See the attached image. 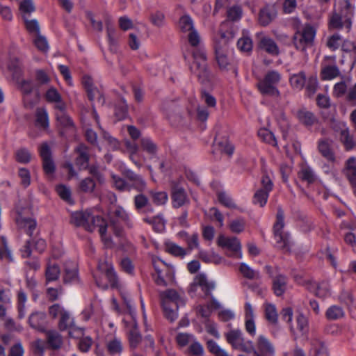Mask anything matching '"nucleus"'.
Listing matches in <instances>:
<instances>
[{
    "mask_svg": "<svg viewBox=\"0 0 356 356\" xmlns=\"http://www.w3.org/2000/svg\"><path fill=\"white\" fill-rule=\"evenodd\" d=\"M332 141L328 139H323L318 142V150L321 154L328 161H334V154L331 149Z\"/></svg>",
    "mask_w": 356,
    "mask_h": 356,
    "instance_id": "obj_26",
    "label": "nucleus"
},
{
    "mask_svg": "<svg viewBox=\"0 0 356 356\" xmlns=\"http://www.w3.org/2000/svg\"><path fill=\"white\" fill-rule=\"evenodd\" d=\"M73 325V319L71 318L69 312L66 310L60 316L58 326L60 330L71 329Z\"/></svg>",
    "mask_w": 356,
    "mask_h": 356,
    "instance_id": "obj_46",
    "label": "nucleus"
},
{
    "mask_svg": "<svg viewBox=\"0 0 356 356\" xmlns=\"http://www.w3.org/2000/svg\"><path fill=\"white\" fill-rule=\"evenodd\" d=\"M240 271L242 275L250 280H257L260 277L259 272L251 268L246 264H241L240 266Z\"/></svg>",
    "mask_w": 356,
    "mask_h": 356,
    "instance_id": "obj_45",
    "label": "nucleus"
},
{
    "mask_svg": "<svg viewBox=\"0 0 356 356\" xmlns=\"http://www.w3.org/2000/svg\"><path fill=\"white\" fill-rule=\"evenodd\" d=\"M35 126L43 130H47L49 128V116L44 108L40 107L36 109Z\"/></svg>",
    "mask_w": 356,
    "mask_h": 356,
    "instance_id": "obj_23",
    "label": "nucleus"
},
{
    "mask_svg": "<svg viewBox=\"0 0 356 356\" xmlns=\"http://www.w3.org/2000/svg\"><path fill=\"white\" fill-rule=\"evenodd\" d=\"M193 286H200L201 289L204 291L206 295H209L211 291L215 287V284L212 282L209 281L204 275H199L197 276Z\"/></svg>",
    "mask_w": 356,
    "mask_h": 356,
    "instance_id": "obj_29",
    "label": "nucleus"
},
{
    "mask_svg": "<svg viewBox=\"0 0 356 356\" xmlns=\"http://www.w3.org/2000/svg\"><path fill=\"white\" fill-rule=\"evenodd\" d=\"M354 14V8L350 3L346 0L344 8L341 10V14L334 13L330 18V24L334 29H342L345 26L348 31L351 27V18Z\"/></svg>",
    "mask_w": 356,
    "mask_h": 356,
    "instance_id": "obj_4",
    "label": "nucleus"
},
{
    "mask_svg": "<svg viewBox=\"0 0 356 356\" xmlns=\"http://www.w3.org/2000/svg\"><path fill=\"white\" fill-rule=\"evenodd\" d=\"M98 269L105 273L106 278L113 287L117 286L118 277L112 263L108 261H99L98 264Z\"/></svg>",
    "mask_w": 356,
    "mask_h": 356,
    "instance_id": "obj_17",
    "label": "nucleus"
},
{
    "mask_svg": "<svg viewBox=\"0 0 356 356\" xmlns=\"http://www.w3.org/2000/svg\"><path fill=\"white\" fill-rule=\"evenodd\" d=\"M142 337L140 334L137 325L135 323L133 327L130 330L129 334V341L130 348L134 350L136 349L141 343Z\"/></svg>",
    "mask_w": 356,
    "mask_h": 356,
    "instance_id": "obj_37",
    "label": "nucleus"
},
{
    "mask_svg": "<svg viewBox=\"0 0 356 356\" xmlns=\"http://www.w3.org/2000/svg\"><path fill=\"white\" fill-rule=\"evenodd\" d=\"M273 289L276 296H282L286 289V277L281 274L275 276L273 280Z\"/></svg>",
    "mask_w": 356,
    "mask_h": 356,
    "instance_id": "obj_28",
    "label": "nucleus"
},
{
    "mask_svg": "<svg viewBox=\"0 0 356 356\" xmlns=\"http://www.w3.org/2000/svg\"><path fill=\"white\" fill-rule=\"evenodd\" d=\"M340 74V71L336 65H328L322 69L321 78L323 80H330L337 77Z\"/></svg>",
    "mask_w": 356,
    "mask_h": 356,
    "instance_id": "obj_38",
    "label": "nucleus"
},
{
    "mask_svg": "<svg viewBox=\"0 0 356 356\" xmlns=\"http://www.w3.org/2000/svg\"><path fill=\"white\" fill-rule=\"evenodd\" d=\"M122 175L130 182H131V188L136 189L138 192H143L146 188V182L143 177L129 169H124L122 171Z\"/></svg>",
    "mask_w": 356,
    "mask_h": 356,
    "instance_id": "obj_14",
    "label": "nucleus"
},
{
    "mask_svg": "<svg viewBox=\"0 0 356 356\" xmlns=\"http://www.w3.org/2000/svg\"><path fill=\"white\" fill-rule=\"evenodd\" d=\"M47 338L49 346L52 349H58L60 348L63 341L61 335L56 331L50 330L47 332Z\"/></svg>",
    "mask_w": 356,
    "mask_h": 356,
    "instance_id": "obj_36",
    "label": "nucleus"
},
{
    "mask_svg": "<svg viewBox=\"0 0 356 356\" xmlns=\"http://www.w3.org/2000/svg\"><path fill=\"white\" fill-rule=\"evenodd\" d=\"M298 178L308 185L312 184L316 180V176L313 170L309 166H303L298 172Z\"/></svg>",
    "mask_w": 356,
    "mask_h": 356,
    "instance_id": "obj_32",
    "label": "nucleus"
},
{
    "mask_svg": "<svg viewBox=\"0 0 356 356\" xmlns=\"http://www.w3.org/2000/svg\"><path fill=\"white\" fill-rule=\"evenodd\" d=\"M150 195L153 202L157 205H163L165 204L168 200V194L164 191H151Z\"/></svg>",
    "mask_w": 356,
    "mask_h": 356,
    "instance_id": "obj_64",
    "label": "nucleus"
},
{
    "mask_svg": "<svg viewBox=\"0 0 356 356\" xmlns=\"http://www.w3.org/2000/svg\"><path fill=\"white\" fill-rule=\"evenodd\" d=\"M27 300V296L23 291H19L17 293V309L18 317L19 318H24L26 315L25 304Z\"/></svg>",
    "mask_w": 356,
    "mask_h": 356,
    "instance_id": "obj_40",
    "label": "nucleus"
},
{
    "mask_svg": "<svg viewBox=\"0 0 356 356\" xmlns=\"http://www.w3.org/2000/svg\"><path fill=\"white\" fill-rule=\"evenodd\" d=\"M19 9L25 19L26 15H30L35 10V6L32 0H24L20 3Z\"/></svg>",
    "mask_w": 356,
    "mask_h": 356,
    "instance_id": "obj_62",
    "label": "nucleus"
},
{
    "mask_svg": "<svg viewBox=\"0 0 356 356\" xmlns=\"http://www.w3.org/2000/svg\"><path fill=\"white\" fill-rule=\"evenodd\" d=\"M297 327L301 332L302 335L307 336L309 332V321L306 316L300 314L298 316Z\"/></svg>",
    "mask_w": 356,
    "mask_h": 356,
    "instance_id": "obj_52",
    "label": "nucleus"
},
{
    "mask_svg": "<svg viewBox=\"0 0 356 356\" xmlns=\"http://www.w3.org/2000/svg\"><path fill=\"white\" fill-rule=\"evenodd\" d=\"M234 38V33L232 29L225 31L221 28L214 40L215 53H228L229 43Z\"/></svg>",
    "mask_w": 356,
    "mask_h": 356,
    "instance_id": "obj_6",
    "label": "nucleus"
},
{
    "mask_svg": "<svg viewBox=\"0 0 356 356\" xmlns=\"http://www.w3.org/2000/svg\"><path fill=\"white\" fill-rule=\"evenodd\" d=\"M259 47L271 55H278L279 48L275 42L268 37H264L260 40Z\"/></svg>",
    "mask_w": 356,
    "mask_h": 356,
    "instance_id": "obj_30",
    "label": "nucleus"
},
{
    "mask_svg": "<svg viewBox=\"0 0 356 356\" xmlns=\"http://www.w3.org/2000/svg\"><path fill=\"white\" fill-rule=\"evenodd\" d=\"M88 225L90 228H86L85 229L92 232L96 227H98L99 233L104 243H108L109 238L106 237V233L107 229V223L106 220L101 216H94L90 212V217L88 218Z\"/></svg>",
    "mask_w": 356,
    "mask_h": 356,
    "instance_id": "obj_9",
    "label": "nucleus"
},
{
    "mask_svg": "<svg viewBox=\"0 0 356 356\" xmlns=\"http://www.w3.org/2000/svg\"><path fill=\"white\" fill-rule=\"evenodd\" d=\"M343 308L338 305H332L325 312V317L329 321H337L344 316Z\"/></svg>",
    "mask_w": 356,
    "mask_h": 356,
    "instance_id": "obj_34",
    "label": "nucleus"
},
{
    "mask_svg": "<svg viewBox=\"0 0 356 356\" xmlns=\"http://www.w3.org/2000/svg\"><path fill=\"white\" fill-rule=\"evenodd\" d=\"M227 341L234 348L243 341L244 337L241 330H231L225 334Z\"/></svg>",
    "mask_w": 356,
    "mask_h": 356,
    "instance_id": "obj_24",
    "label": "nucleus"
},
{
    "mask_svg": "<svg viewBox=\"0 0 356 356\" xmlns=\"http://www.w3.org/2000/svg\"><path fill=\"white\" fill-rule=\"evenodd\" d=\"M86 92L88 94V97L91 102H93L95 101V99H97V102L100 105H104V104L105 103L104 97L103 94L96 87L88 89Z\"/></svg>",
    "mask_w": 356,
    "mask_h": 356,
    "instance_id": "obj_53",
    "label": "nucleus"
},
{
    "mask_svg": "<svg viewBox=\"0 0 356 356\" xmlns=\"http://www.w3.org/2000/svg\"><path fill=\"white\" fill-rule=\"evenodd\" d=\"M207 348L215 356H229L227 353L222 349L218 343L213 340L207 341Z\"/></svg>",
    "mask_w": 356,
    "mask_h": 356,
    "instance_id": "obj_57",
    "label": "nucleus"
},
{
    "mask_svg": "<svg viewBox=\"0 0 356 356\" xmlns=\"http://www.w3.org/2000/svg\"><path fill=\"white\" fill-rule=\"evenodd\" d=\"M96 184L93 179L86 177L82 179L79 184V191L85 193H92L95 191Z\"/></svg>",
    "mask_w": 356,
    "mask_h": 356,
    "instance_id": "obj_39",
    "label": "nucleus"
},
{
    "mask_svg": "<svg viewBox=\"0 0 356 356\" xmlns=\"http://www.w3.org/2000/svg\"><path fill=\"white\" fill-rule=\"evenodd\" d=\"M340 140L346 150H350L355 146L353 138L350 135L348 129L341 130L340 133Z\"/></svg>",
    "mask_w": 356,
    "mask_h": 356,
    "instance_id": "obj_42",
    "label": "nucleus"
},
{
    "mask_svg": "<svg viewBox=\"0 0 356 356\" xmlns=\"http://www.w3.org/2000/svg\"><path fill=\"white\" fill-rule=\"evenodd\" d=\"M19 224L25 229L27 234L31 237L33 232L36 227L35 221L30 218H22L19 220Z\"/></svg>",
    "mask_w": 356,
    "mask_h": 356,
    "instance_id": "obj_54",
    "label": "nucleus"
},
{
    "mask_svg": "<svg viewBox=\"0 0 356 356\" xmlns=\"http://www.w3.org/2000/svg\"><path fill=\"white\" fill-rule=\"evenodd\" d=\"M113 217L115 219L118 218L124 222L125 225L129 228L131 229L134 227V223L129 216L128 213L125 210L120 206H118L113 211L111 212L110 218Z\"/></svg>",
    "mask_w": 356,
    "mask_h": 356,
    "instance_id": "obj_31",
    "label": "nucleus"
},
{
    "mask_svg": "<svg viewBox=\"0 0 356 356\" xmlns=\"http://www.w3.org/2000/svg\"><path fill=\"white\" fill-rule=\"evenodd\" d=\"M56 119L59 124L63 128L65 129H72L74 127V122L72 119L69 116V115L65 112L63 113L55 114Z\"/></svg>",
    "mask_w": 356,
    "mask_h": 356,
    "instance_id": "obj_43",
    "label": "nucleus"
},
{
    "mask_svg": "<svg viewBox=\"0 0 356 356\" xmlns=\"http://www.w3.org/2000/svg\"><path fill=\"white\" fill-rule=\"evenodd\" d=\"M284 227V214L281 207L277 208L276 215V222L274 225V234L277 240V243H283L284 245H289L291 241L288 233H284L282 229Z\"/></svg>",
    "mask_w": 356,
    "mask_h": 356,
    "instance_id": "obj_7",
    "label": "nucleus"
},
{
    "mask_svg": "<svg viewBox=\"0 0 356 356\" xmlns=\"http://www.w3.org/2000/svg\"><path fill=\"white\" fill-rule=\"evenodd\" d=\"M193 62L190 70L195 74L201 83H207L210 81L211 72L209 70L207 54L204 49H195L192 53Z\"/></svg>",
    "mask_w": 356,
    "mask_h": 356,
    "instance_id": "obj_2",
    "label": "nucleus"
},
{
    "mask_svg": "<svg viewBox=\"0 0 356 356\" xmlns=\"http://www.w3.org/2000/svg\"><path fill=\"white\" fill-rule=\"evenodd\" d=\"M56 191L61 199L69 204L73 203V200L71 197V191L69 188L63 185H60L57 186Z\"/></svg>",
    "mask_w": 356,
    "mask_h": 356,
    "instance_id": "obj_60",
    "label": "nucleus"
},
{
    "mask_svg": "<svg viewBox=\"0 0 356 356\" xmlns=\"http://www.w3.org/2000/svg\"><path fill=\"white\" fill-rule=\"evenodd\" d=\"M276 16L275 8L273 6H266L260 10L258 21L260 25L266 26L275 19Z\"/></svg>",
    "mask_w": 356,
    "mask_h": 356,
    "instance_id": "obj_18",
    "label": "nucleus"
},
{
    "mask_svg": "<svg viewBox=\"0 0 356 356\" xmlns=\"http://www.w3.org/2000/svg\"><path fill=\"white\" fill-rule=\"evenodd\" d=\"M112 180L114 184L115 188L119 191H130L131 189V184L126 181L124 179L113 175Z\"/></svg>",
    "mask_w": 356,
    "mask_h": 356,
    "instance_id": "obj_44",
    "label": "nucleus"
},
{
    "mask_svg": "<svg viewBox=\"0 0 356 356\" xmlns=\"http://www.w3.org/2000/svg\"><path fill=\"white\" fill-rule=\"evenodd\" d=\"M29 323L33 328L42 332H45V313L41 312H35L32 313L29 318Z\"/></svg>",
    "mask_w": 356,
    "mask_h": 356,
    "instance_id": "obj_20",
    "label": "nucleus"
},
{
    "mask_svg": "<svg viewBox=\"0 0 356 356\" xmlns=\"http://www.w3.org/2000/svg\"><path fill=\"white\" fill-rule=\"evenodd\" d=\"M280 79L281 76L277 72L270 71L266 73L263 79L258 82V90L264 95L278 97L280 93L277 88V85Z\"/></svg>",
    "mask_w": 356,
    "mask_h": 356,
    "instance_id": "obj_3",
    "label": "nucleus"
},
{
    "mask_svg": "<svg viewBox=\"0 0 356 356\" xmlns=\"http://www.w3.org/2000/svg\"><path fill=\"white\" fill-rule=\"evenodd\" d=\"M179 27L182 32L191 31L194 29L193 22L189 15L182 16L179 21Z\"/></svg>",
    "mask_w": 356,
    "mask_h": 356,
    "instance_id": "obj_47",
    "label": "nucleus"
},
{
    "mask_svg": "<svg viewBox=\"0 0 356 356\" xmlns=\"http://www.w3.org/2000/svg\"><path fill=\"white\" fill-rule=\"evenodd\" d=\"M300 34L306 43L310 45L312 44L316 34L315 29L312 26L309 25L306 26Z\"/></svg>",
    "mask_w": 356,
    "mask_h": 356,
    "instance_id": "obj_58",
    "label": "nucleus"
},
{
    "mask_svg": "<svg viewBox=\"0 0 356 356\" xmlns=\"http://www.w3.org/2000/svg\"><path fill=\"white\" fill-rule=\"evenodd\" d=\"M172 198L174 207H180L188 201L184 188L181 187L172 189Z\"/></svg>",
    "mask_w": 356,
    "mask_h": 356,
    "instance_id": "obj_25",
    "label": "nucleus"
},
{
    "mask_svg": "<svg viewBox=\"0 0 356 356\" xmlns=\"http://www.w3.org/2000/svg\"><path fill=\"white\" fill-rule=\"evenodd\" d=\"M154 268L156 273V277H154L155 283L161 286H167L173 282L174 271L165 264H159L155 259L152 260Z\"/></svg>",
    "mask_w": 356,
    "mask_h": 356,
    "instance_id": "obj_5",
    "label": "nucleus"
},
{
    "mask_svg": "<svg viewBox=\"0 0 356 356\" xmlns=\"http://www.w3.org/2000/svg\"><path fill=\"white\" fill-rule=\"evenodd\" d=\"M305 74L304 72H300L297 74H293L290 78L291 85L297 89L303 88L305 83Z\"/></svg>",
    "mask_w": 356,
    "mask_h": 356,
    "instance_id": "obj_55",
    "label": "nucleus"
},
{
    "mask_svg": "<svg viewBox=\"0 0 356 356\" xmlns=\"http://www.w3.org/2000/svg\"><path fill=\"white\" fill-rule=\"evenodd\" d=\"M90 211H76L71 214L70 223L76 227H83L84 229L90 228L88 225V218Z\"/></svg>",
    "mask_w": 356,
    "mask_h": 356,
    "instance_id": "obj_21",
    "label": "nucleus"
},
{
    "mask_svg": "<svg viewBox=\"0 0 356 356\" xmlns=\"http://www.w3.org/2000/svg\"><path fill=\"white\" fill-rule=\"evenodd\" d=\"M165 15L161 11L151 13L149 16L150 22L157 28H161L165 25Z\"/></svg>",
    "mask_w": 356,
    "mask_h": 356,
    "instance_id": "obj_41",
    "label": "nucleus"
},
{
    "mask_svg": "<svg viewBox=\"0 0 356 356\" xmlns=\"http://www.w3.org/2000/svg\"><path fill=\"white\" fill-rule=\"evenodd\" d=\"M199 258L205 263L219 264L224 261L223 257L213 248L201 249L199 251Z\"/></svg>",
    "mask_w": 356,
    "mask_h": 356,
    "instance_id": "obj_16",
    "label": "nucleus"
},
{
    "mask_svg": "<svg viewBox=\"0 0 356 356\" xmlns=\"http://www.w3.org/2000/svg\"><path fill=\"white\" fill-rule=\"evenodd\" d=\"M17 88L20 90L23 95V100L26 107L32 108L34 106V102L29 99V95L33 90V85L31 80H25L23 79H19L17 78Z\"/></svg>",
    "mask_w": 356,
    "mask_h": 356,
    "instance_id": "obj_13",
    "label": "nucleus"
},
{
    "mask_svg": "<svg viewBox=\"0 0 356 356\" xmlns=\"http://www.w3.org/2000/svg\"><path fill=\"white\" fill-rule=\"evenodd\" d=\"M296 116L299 122L306 127H312L317 122V118L314 113L305 108L298 110Z\"/></svg>",
    "mask_w": 356,
    "mask_h": 356,
    "instance_id": "obj_22",
    "label": "nucleus"
},
{
    "mask_svg": "<svg viewBox=\"0 0 356 356\" xmlns=\"http://www.w3.org/2000/svg\"><path fill=\"white\" fill-rule=\"evenodd\" d=\"M160 298L165 316L171 322L175 321L178 317L177 310L185 305V300L173 289L161 292Z\"/></svg>",
    "mask_w": 356,
    "mask_h": 356,
    "instance_id": "obj_1",
    "label": "nucleus"
},
{
    "mask_svg": "<svg viewBox=\"0 0 356 356\" xmlns=\"http://www.w3.org/2000/svg\"><path fill=\"white\" fill-rule=\"evenodd\" d=\"M238 48L244 52L250 51L252 49V42L250 38L244 36L240 38L237 42Z\"/></svg>",
    "mask_w": 356,
    "mask_h": 356,
    "instance_id": "obj_63",
    "label": "nucleus"
},
{
    "mask_svg": "<svg viewBox=\"0 0 356 356\" xmlns=\"http://www.w3.org/2000/svg\"><path fill=\"white\" fill-rule=\"evenodd\" d=\"M268 193L269 191L263 189L257 190L254 195V203H258L261 207H264L267 202Z\"/></svg>",
    "mask_w": 356,
    "mask_h": 356,
    "instance_id": "obj_61",
    "label": "nucleus"
},
{
    "mask_svg": "<svg viewBox=\"0 0 356 356\" xmlns=\"http://www.w3.org/2000/svg\"><path fill=\"white\" fill-rule=\"evenodd\" d=\"M343 172L350 183L356 181V159L355 157H350L346 161Z\"/></svg>",
    "mask_w": 356,
    "mask_h": 356,
    "instance_id": "obj_27",
    "label": "nucleus"
},
{
    "mask_svg": "<svg viewBox=\"0 0 356 356\" xmlns=\"http://www.w3.org/2000/svg\"><path fill=\"white\" fill-rule=\"evenodd\" d=\"M259 137L264 142L273 145H277V140L274 134L266 129H260L258 131Z\"/></svg>",
    "mask_w": 356,
    "mask_h": 356,
    "instance_id": "obj_48",
    "label": "nucleus"
},
{
    "mask_svg": "<svg viewBox=\"0 0 356 356\" xmlns=\"http://www.w3.org/2000/svg\"><path fill=\"white\" fill-rule=\"evenodd\" d=\"M265 316L268 321L272 324L277 322V314L275 307L273 305H266L265 308Z\"/></svg>",
    "mask_w": 356,
    "mask_h": 356,
    "instance_id": "obj_56",
    "label": "nucleus"
},
{
    "mask_svg": "<svg viewBox=\"0 0 356 356\" xmlns=\"http://www.w3.org/2000/svg\"><path fill=\"white\" fill-rule=\"evenodd\" d=\"M162 108L168 120L173 126H179L184 124V117L181 115L179 108L173 101H166L163 103Z\"/></svg>",
    "mask_w": 356,
    "mask_h": 356,
    "instance_id": "obj_8",
    "label": "nucleus"
},
{
    "mask_svg": "<svg viewBox=\"0 0 356 356\" xmlns=\"http://www.w3.org/2000/svg\"><path fill=\"white\" fill-rule=\"evenodd\" d=\"M65 274L63 281L65 283H71L78 280V266L77 264L69 260L64 264Z\"/></svg>",
    "mask_w": 356,
    "mask_h": 356,
    "instance_id": "obj_19",
    "label": "nucleus"
},
{
    "mask_svg": "<svg viewBox=\"0 0 356 356\" xmlns=\"http://www.w3.org/2000/svg\"><path fill=\"white\" fill-rule=\"evenodd\" d=\"M229 228L234 233L242 232L245 227V220L242 218L234 219L229 222Z\"/></svg>",
    "mask_w": 356,
    "mask_h": 356,
    "instance_id": "obj_49",
    "label": "nucleus"
},
{
    "mask_svg": "<svg viewBox=\"0 0 356 356\" xmlns=\"http://www.w3.org/2000/svg\"><path fill=\"white\" fill-rule=\"evenodd\" d=\"M60 275V268L56 264H49L46 269V279L48 282L56 280Z\"/></svg>",
    "mask_w": 356,
    "mask_h": 356,
    "instance_id": "obj_51",
    "label": "nucleus"
},
{
    "mask_svg": "<svg viewBox=\"0 0 356 356\" xmlns=\"http://www.w3.org/2000/svg\"><path fill=\"white\" fill-rule=\"evenodd\" d=\"M106 349L111 355L120 354L123 350L122 341L118 338H114L106 342Z\"/></svg>",
    "mask_w": 356,
    "mask_h": 356,
    "instance_id": "obj_35",
    "label": "nucleus"
},
{
    "mask_svg": "<svg viewBox=\"0 0 356 356\" xmlns=\"http://www.w3.org/2000/svg\"><path fill=\"white\" fill-rule=\"evenodd\" d=\"M75 152L77 156L75 159V164L80 170H86L88 168L90 160L89 148L83 144H80Z\"/></svg>",
    "mask_w": 356,
    "mask_h": 356,
    "instance_id": "obj_15",
    "label": "nucleus"
},
{
    "mask_svg": "<svg viewBox=\"0 0 356 356\" xmlns=\"http://www.w3.org/2000/svg\"><path fill=\"white\" fill-rule=\"evenodd\" d=\"M273 343L264 335H259L256 341L254 356H274Z\"/></svg>",
    "mask_w": 356,
    "mask_h": 356,
    "instance_id": "obj_10",
    "label": "nucleus"
},
{
    "mask_svg": "<svg viewBox=\"0 0 356 356\" xmlns=\"http://www.w3.org/2000/svg\"><path fill=\"white\" fill-rule=\"evenodd\" d=\"M193 246H185L184 248L182 246H165V250L175 257L183 258L191 254Z\"/></svg>",
    "mask_w": 356,
    "mask_h": 356,
    "instance_id": "obj_33",
    "label": "nucleus"
},
{
    "mask_svg": "<svg viewBox=\"0 0 356 356\" xmlns=\"http://www.w3.org/2000/svg\"><path fill=\"white\" fill-rule=\"evenodd\" d=\"M140 145L143 150L146 151L150 154H155L157 151V147L152 140L147 138H142Z\"/></svg>",
    "mask_w": 356,
    "mask_h": 356,
    "instance_id": "obj_59",
    "label": "nucleus"
},
{
    "mask_svg": "<svg viewBox=\"0 0 356 356\" xmlns=\"http://www.w3.org/2000/svg\"><path fill=\"white\" fill-rule=\"evenodd\" d=\"M144 220L152 225L154 229L157 232H162L165 228L164 220L159 216H154L152 218H145Z\"/></svg>",
    "mask_w": 356,
    "mask_h": 356,
    "instance_id": "obj_50",
    "label": "nucleus"
},
{
    "mask_svg": "<svg viewBox=\"0 0 356 356\" xmlns=\"http://www.w3.org/2000/svg\"><path fill=\"white\" fill-rule=\"evenodd\" d=\"M305 284L307 289L319 298H324L331 294L330 287L327 282H316L309 280Z\"/></svg>",
    "mask_w": 356,
    "mask_h": 356,
    "instance_id": "obj_12",
    "label": "nucleus"
},
{
    "mask_svg": "<svg viewBox=\"0 0 356 356\" xmlns=\"http://www.w3.org/2000/svg\"><path fill=\"white\" fill-rule=\"evenodd\" d=\"M40 154L42 159V167L44 172L51 175L55 172V165L51 158V152L47 143H42L40 149Z\"/></svg>",
    "mask_w": 356,
    "mask_h": 356,
    "instance_id": "obj_11",
    "label": "nucleus"
}]
</instances>
